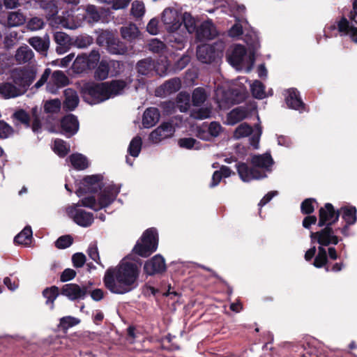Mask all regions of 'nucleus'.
Here are the masks:
<instances>
[{"label": "nucleus", "mask_w": 357, "mask_h": 357, "mask_svg": "<svg viewBox=\"0 0 357 357\" xmlns=\"http://www.w3.org/2000/svg\"><path fill=\"white\" fill-rule=\"evenodd\" d=\"M139 275L138 265L126 257L115 268H109L106 271L103 281L112 293L124 294L137 287Z\"/></svg>", "instance_id": "f257e3e1"}, {"label": "nucleus", "mask_w": 357, "mask_h": 357, "mask_svg": "<svg viewBox=\"0 0 357 357\" xmlns=\"http://www.w3.org/2000/svg\"><path fill=\"white\" fill-rule=\"evenodd\" d=\"M124 80L115 79L100 84L83 82L79 83L82 98L90 105H96L121 95L127 86Z\"/></svg>", "instance_id": "f03ea898"}, {"label": "nucleus", "mask_w": 357, "mask_h": 357, "mask_svg": "<svg viewBox=\"0 0 357 357\" xmlns=\"http://www.w3.org/2000/svg\"><path fill=\"white\" fill-rule=\"evenodd\" d=\"M36 77L33 68H17L12 70L10 77L0 84V95L5 99L15 98L23 95Z\"/></svg>", "instance_id": "7ed1b4c3"}, {"label": "nucleus", "mask_w": 357, "mask_h": 357, "mask_svg": "<svg viewBox=\"0 0 357 357\" xmlns=\"http://www.w3.org/2000/svg\"><path fill=\"white\" fill-rule=\"evenodd\" d=\"M252 167L242 162L236 165L238 174L244 182H250L254 179H261L267 177V174L272 172L274 165L270 153L255 155L251 158Z\"/></svg>", "instance_id": "20e7f679"}, {"label": "nucleus", "mask_w": 357, "mask_h": 357, "mask_svg": "<svg viewBox=\"0 0 357 357\" xmlns=\"http://www.w3.org/2000/svg\"><path fill=\"white\" fill-rule=\"evenodd\" d=\"M247 44L251 45L253 50H246L244 46L241 45H235L230 47L227 52V60L228 63L236 70H243L249 73L255 64L254 50L258 47L257 40L252 42L245 38Z\"/></svg>", "instance_id": "39448f33"}, {"label": "nucleus", "mask_w": 357, "mask_h": 357, "mask_svg": "<svg viewBox=\"0 0 357 357\" xmlns=\"http://www.w3.org/2000/svg\"><path fill=\"white\" fill-rule=\"evenodd\" d=\"M120 192V188L110 184L104 188L96 200L93 196H88L81 199L82 205L94 211H98L109 206Z\"/></svg>", "instance_id": "423d86ee"}, {"label": "nucleus", "mask_w": 357, "mask_h": 357, "mask_svg": "<svg viewBox=\"0 0 357 357\" xmlns=\"http://www.w3.org/2000/svg\"><path fill=\"white\" fill-rule=\"evenodd\" d=\"M158 248V233L156 229L151 228L147 229L138 241L132 251L143 257L149 256Z\"/></svg>", "instance_id": "0eeeda50"}, {"label": "nucleus", "mask_w": 357, "mask_h": 357, "mask_svg": "<svg viewBox=\"0 0 357 357\" xmlns=\"http://www.w3.org/2000/svg\"><path fill=\"white\" fill-rule=\"evenodd\" d=\"M338 31L342 35H349L357 43V0L353 1V8L349 19L343 17L337 24Z\"/></svg>", "instance_id": "6e6552de"}, {"label": "nucleus", "mask_w": 357, "mask_h": 357, "mask_svg": "<svg viewBox=\"0 0 357 357\" xmlns=\"http://www.w3.org/2000/svg\"><path fill=\"white\" fill-rule=\"evenodd\" d=\"M244 90H226L223 86H218L215 90V100L221 109H227L232 105L238 103L243 96Z\"/></svg>", "instance_id": "1a4fd4ad"}, {"label": "nucleus", "mask_w": 357, "mask_h": 357, "mask_svg": "<svg viewBox=\"0 0 357 357\" xmlns=\"http://www.w3.org/2000/svg\"><path fill=\"white\" fill-rule=\"evenodd\" d=\"M252 135L250 139V144L255 149L259 148V142L261 135V128L259 125H257L255 129L246 123L240 124L234 132L233 137L236 139H239Z\"/></svg>", "instance_id": "9d476101"}, {"label": "nucleus", "mask_w": 357, "mask_h": 357, "mask_svg": "<svg viewBox=\"0 0 357 357\" xmlns=\"http://www.w3.org/2000/svg\"><path fill=\"white\" fill-rule=\"evenodd\" d=\"M68 215L78 225L87 227L93 222V215L80 208L79 205L70 206L66 208Z\"/></svg>", "instance_id": "9b49d317"}, {"label": "nucleus", "mask_w": 357, "mask_h": 357, "mask_svg": "<svg viewBox=\"0 0 357 357\" xmlns=\"http://www.w3.org/2000/svg\"><path fill=\"white\" fill-rule=\"evenodd\" d=\"M310 238L312 243L317 242L319 246L323 248L330 245H337L339 242V238L330 226H326L319 231L311 232Z\"/></svg>", "instance_id": "f8f14e48"}, {"label": "nucleus", "mask_w": 357, "mask_h": 357, "mask_svg": "<svg viewBox=\"0 0 357 357\" xmlns=\"http://www.w3.org/2000/svg\"><path fill=\"white\" fill-rule=\"evenodd\" d=\"M162 22L167 31H178L181 29L182 22L178 11L174 8H167L162 13Z\"/></svg>", "instance_id": "ddd939ff"}, {"label": "nucleus", "mask_w": 357, "mask_h": 357, "mask_svg": "<svg viewBox=\"0 0 357 357\" xmlns=\"http://www.w3.org/2000/svg\"><path fill=\"white\" fill-rule=\"evenodd\" d=\"M101 176L99 175L87 176L80 182L76 191L78 197H82L87 192H97L101 187Z\"/></svg>", "instance_id": "4468645a"}, {"label": "nucleus", "mask_w": 357, "mask_h": 357, "mask_svg": "<svg viewBox=\"0 0 357 357\" xmlns=\"http://www.w3.org/2000/svg\"><path fill=\"white\" fill-rule=\"evenodd\" d=\"M221 51H218L210 45L204 44L197 47V57L204 63H211L221 55Z\"/></svg>", "instance_id": "2eb2a0df"}, {"label": "nucleus", "mask_w": 357, "mask_h": 357, "mask_svg": "<svg viewBox=\"0 0 357 357\" xmlns=\"http://www.w3.org/2000/svg\"><path fill=\"white\" fill-rule=\"evenodd\" d=\"M340 213L335 211L331 204H326L324 208L319 210V220L318 223L319 227L330 226L331 227L333 223L337 221Z\"/></svg>", "instance_id": "dca6fc26"}, {"label": "nucleus", "mask_w": 357, "mask_h": 357, "mask_svg": "<svg viewBox=\"0 0 357 357\" xmlns=\"http://www.w3.org/2000/svg\"><path fill=\"white\" fill-rule=\"evenodd\" d=\"M175 129L172 123H163L149 135V139L154 144L173 136Z\"/></svg>", "instance_id": "f3484780"}, {"label": "nucleus", "mask_w": 357, "mask_h": 357, "mask_svg": "<svg viewBox=\"0 0 357 357\" xmlns=\"http://www.w3.org/2000/svg\"><path fill=\"white\" fill-rule=\"evenodd\" d=\"M69 79L66 74L61 70H55L52 74L50 81L47 83V91L52 94L57 93L58 90L66 86Z\"/></svg>", "instance_id": "a211bd4d"}, {"label": "nucleus", "mask_w": 357, "mask_h": 357, "mask_svg": "<svg viewBox=\"0 0 357 357\" xmlns=\"http://www.w3.org/2000/svg\"><path fill=\"white\" fill-rule=\"evenodd\" d=\"M86 285L79 286L77 284H66L61 289V294L68 297L71 301L84 299L88 293Z\"/></svg>", "instance_id": "6ab92c4d"}, {"label": "nucleus", "mask_w": 357, "mask_h": 357, "mask_svg": "<svg viewBox=\"0 0 357 357\" xmlns=\"http://www.w3.org/2000/svg\"><path fill=\"white\" fill-rule=\"evenodd\" d=\"M222 128L221 125L213 121L208 126L204 125L199 128L197 131V135L201 139L209 141L212 137H218L222 132Z\"/></svg>", "instance_id": "aec40b11"}, {"label": "nucleus", "mask_w": 357, "mask_h": 357, "mask_svg": "<svg viewBox=\"0 0 357 357\" xmlns=\"http://www.w3.org/2000/svg\"><path fill=\"white\" fill-rule=\"evenodd\" d=\"M168 34L165 38V40L172 48L177 50H181L184 48L186 43V32L178 31H167Z\"/></svg>", "instance_id": "412c9836"}, {"label": "nucleus", "mask_w": 357, "mask_h": 357, "mask_svg": "<svg viewBox=\"0 0 357 357\" xmlns=\"http://www.w3.org/2000/svg\"><path fill=\"white\" fill-rule=\"evenodd\" d=\"M166 268V265L164 258L157 255L147 261L144 266V272L149 275L159 273L164 271Z\"/></svg>", "instance_id": "4be33fe9"}, {"label": "nucleus", "mask_w": 357, "mask_h": 357, "mask_svg": "<svg viewBox=\"0 0 357 357\" xmlns=\"http://www.w3.org/2000/svg\"><path fill=\"white\" fill-rule=\"evenodd\" d=\"M62 134L68 137L74 135L79 130V122L75 116L68 114L63 118L61 122Z\"/></svg>", "instance_id": "5701e85b"}, {"label": "nucleus", "mask_w": 357, "mask_h": 357, "mask_svg": "<svg viewBox=\"0 0 357 357\" xmlns=\"http://www.w3.org/2000/svg\"><path fill=\"white\" fill-rule=\"evenodd\" d=\"M285 101L289 108L302 112L305 105L300 98L299 92L296 89H289L285 92Z\"/></svg>", "instance_id": "b1692460"}, {"label": "nucleus", "mask_w": 357, "mask_h": 357, "mask_svg": "<svg viewBox=\"0 0 357 357\" xmlns=\"http://www.w3.org/2000/svg\"><path fill=\"white\" fill-rule=\"evenodd\" d=\"M217 35L215 27L211 21L204 22L197 29V39L202 41L213 38Z\"/></svg>", "instance_id": "393cba45"}, {"label": "nucleus", "mask_w": 357, "mask_h": 357, "mask_svg": "<svg viewBox=\"0 0 357 357\" xmlns=\"http://www.w3.org/2000/svg\"><path fill=\"white\" fill-rule=\"evenodd\" d=\"M121 37L128 42L132 43L139 38L140 31L136 24L129 23L120 29Z\"/></svg>", "instance_id": "a878e982"}, {"label": "nucleus", "mask_w": 357, "mask_h": 357, "mask_svg": "<svg viewBox=\"0 0 357 357\" xmlns=\"http://www.w3.org/2000/svg\"><path fill=\"white\" fill-rule=\"evenodd\" d=\"M159 110L155 107H149L146 109L143 114L142 124L146 128H149L155 126L160 119Z\"/></svg>", "instance_id": "bb28decb"}, {"label": "nucleus", "mask_w": 357, "mask_h": 357, "mask_svg": "<svg viewBox=\"0 0 357 357\" xmlns=\"http://www.w3.org/2000/svg\"><path fill=\"white\" fill-rule=\"evenodd\" d=\"M64 96L63 107L69 111L74 110L79 102L77 92L70 88H68L64 90Z\"/></svg>", "instance_id": "cd10ccee"}, {"label": "nucleus", "mask_w": 357, "mask_h": 357, "mask_svg": "<svg viewBox=\"0 0 357 357\" xmlns=\"http://www.w3.org/2000/svg\"><path fill=\"white\" fill-rule=\"evenodd\" d=\"M28 42L31 46L41 54H45L50 45V39L47 35L43 38L38 36L30 38Z\"/></svg>", "instance_id": "c85d7f7f"}, {"label": "nucleus", "mask_w": 357, "mask_h": 357, "mask_svg": "<svg viewBox=\"0 0 357 357\" xmlns=\"http://www.w3.org/2000/svg\"><path fill=\"white\" fill-rule=\"evenodd\" d=\"M247 116L245 109L239 107L232 109L227 116V123L228 125H234L243 120Z\"/></svg>", "instance_id": "c756f323"}, {"label": "nucleus", "mask_w": 357, "mask_h": 357, "mask_svg": "<svg viewBox=\"0 0 357 357\" xmlns=\"http://www.w3.org/2000/svg\"><path fill=\"white\" fill-rule=\"evenodd\" d=\"M181 86V82L179 78H173L167 81L160 89L156 91L157 95H160V91L163 90L165 95L171 94L178 91Z\"/></svg>", "instance_id": "7c9ffc66"}, {"label": "nucleus", "mask_w": 357, "mask_h": 357, "mask_svg": "<svg viewBox=\"0 0 357 357\" xmlns=\"http://www.w3.org/2000/svg\"><path fill=\"white\" fill-rule=\"evenodd\" d=\"M15 57L19 63H25L33 59V52L27 45L21 46L17 50Z\"/></svg>", "instance_id": "2f4dec72"}, {"label": "nucleus", "mask_w": 357, "mask_h": 357, "mask_svg": "<svg viewBox=\"0 0 357 357\" xmlns=\"http://www.w3.org/2000/svg\"><path fill=\"white\" fill-rule=\"evenodd\" d=\"M137 71L142 75H152L154 70V61L151 58L139 61L137 65Z\"/></svg>", "instance_id": "473e14b6"}, {"label": "nucleus", "mask_w": 357, "mask_h": 357, "mask_svg": "<svg viewBox=\"0 0 357 357\" xmlns=\"http://www.w3.org/2000/svg\"><path fill=\"white\" fill-rule=\"evenodd\" d=\"M32 234L31 227H25L24 229L15 237L14 241L17 244L28 246L31 243Z\"/></svg>", "instance_id": "72a5a7b5"}, {"label": "nucleus", "mask_w": 357, "mask_h": 357, "mask_svg": "<svg viewBox=\"0 0 357 357\" xmlns=\"http://www.w3.org/2000/svg\"><path fill=\"white\" fill-rule=\"evenodd\" d=\"M107 50L113 54H123L126 52L127 47L123 42L113 37L107 46Z\"/></svg>", "instance_id": "f704fd0d"}, {"label": "nucleus", "mask_w": 357, "mask_h": 357, "mask_svg": "<svg viewBox=\"0 0 357 357\" xmlns=\"http://www.w3.org/2000/svg\"><path fill=\"white\" fill-rule=\"evenodd\" d=\"M72 166L78 170L86 169L89 166L87 158L80 153L72 154L69 157Z\"/></svg>", "instance_id": "c9c22d12"}, {"label": "nucleus", "mask_w": 357, "mask_h": 357, "mask_svg": "<svg viewBox=\"0 0 357 357\" xmlns=\"http://www.w3.org/2000/svg\"><path fill=\"white\" fill-rule=\"evenodd\" d=\"M208 94L206 89L202 87H197L194 89L192 93V105L196 107L201 106L206 100Z\"/></svg>", "instance_id": "e433bc0d"}, {"label": "nucleus", "mask_w": 357, "mask_h": 357, "mask_svg": "<svg viewBox=\"0 0 357 357\" xmlns=\"http://www.w3.org/2000/svg\"><path fill=\"white\" fill-rule=\"evenodd\" d=\"M90 69L86 60V54L78 55L73 63V70L76 73H82Z\"/></svg>", "instance_id": "4c0bfd02"}, {"label": "nucleus", "mask_w": 357, "mask_h": 357, "mask_svg": "<svg viewBox=\"0 0 357 357\" xmlns=\"http://www.w3.org/2000/svg\"><path fill=\"white\" fill-rule=\"evenodd\" d=\"M252 96L257 99H263L267 96L264 85L259 80H255L250 84Z\"/></svg>", "instance_id": "58836bf2"}, {"label": "nucleus", "mask_w": 357, "mask_h": 357, "mask_svg": "<svg viewBox=\"0 0 357 357\" xmlns=\"http://www.w3.org/2000/svg\"><path fill=\"white\" fill-rule=\"evenodd\" d=\"M169 67V61L166 55L161 56L157 63H154V70L160 76L167 74Z\"/></svg>", "instance_id": "ea45409f"}, {"label": "nucleus", "mask_w": 357, "mask_h": 357, "mask_svg": "<svg viewBox=\"0 0 357 357\" xmlns=\"http://www.w3.org/2000/svg\"><path fill=\"white\" fill-rule=\"evenodd\" d=\"M25 21V16L20 11L10 12L8 15V24L10 26H18L22 25Z\"/></svg>", "instance_id": "a19ab883"}, {"label": "nucleus", "mask_w": 357, "mask_h": 357, "mask_svg": "<svg viewBox=\"0 0 357 357\" xmlns=\"http://www.w3.org/2000/svg\"><path fill=\"white\" fill-rule=\"evenodd\" d=\"M248 22L245 19L237 20L236 22L229 31V36L232 38H238L243 33V29H246Z\"/></svg>", "instance_id": "79ce46f5"}, {"label": "nucleus", "mask_w": 357, "mask_h": 357, "mask_svg": "<svg viewBox=\"0 0 357 357\" xmlns=\"http://www.w3.org/2000/svg\"><path fill=\"white\" fill-rule=\"evenodd\" d=\"M149 50L156 54H165L167 51L165 44L158 38H152L148 43Z\"/></svg>", "instance_id": "37998d69"}, {"label": "nucleus", "mask_w": 357, "mask_h": 357, "mask_svg": "<svg viewBox=\"0 0 357 357\" xmlns=\"http://www.w3.org/2000/svg\"><path fill=\"white\" fill-rule=\"evenodd\" d=\"M176 105L181 112H186L190 106V96L188 93L181 92L176 98Z\"/></svg>", "instance_id": "c03bdc74"}, {"label": "nucleus", "mask_w": 357, "mask_h": 357, "mask_svg": "<svg viewBox=\"0 0 357 357\" xmlns=\"http://www.w3.org/2000/svg\"><path fill=\"white\" fill-rule=\"evenodd\" d=\"M342 218L347 225H354L356 222V209L354 206L341 208Z\"/></svg>", "instance_id": "a18cd8bd"}, {"label": "nucleus", "mask_w": 357, "mask_h": 357, "mask_svg": "<svg viewBox=\"0 0 357 357\" xmlns=\"http://www.w3.org/2000/svg\"><path fill=\"white\" fill-rule=\"evenodd\" d=\"M43 296L47 299L46 304L50 305V308L54 307V301L59 295V289L56 287H51L45 289L43 291Z\"/></svg>", "instance_id": "49530a36"}, {"label": "nucleus", "mask_w": 357, "mask_h": 357, "mask_svg": "<svg viewBox=\"0 0 357 357\" xmlns=\"http://www.w3.org/2000/svg\"><path fill=\"white\" fill-rule=\"evenodd\" d=\"M53 150L60 157H64L70 151V146L62 139H55Z\"/></svg>", "instance_id": "de8ad7c7"}, {"label": "nucleus", "mask_w": 357, "mask_h": 357, "mask_svg": "<svg viewBox=\"0 0 357 357\" xmlns=\"http://www.w3.org/2000/svg\"><path fill=\"white\" fill-rule=\"evenodd\" d=\"M182 21L189 33L197 31L196 20L190 13L185 12L182 15Z\"/></svg>", "instance_id": "09e8293b"}, {"label": "nucleus", "mask_w": 357, "mask_h": 357, "mask_svg": "<svg viewBox=\"0 0 357 357\" xmlns=\"http://www.w3.org/2000/svg\"><path fill=\"white\" fill-rule=\"evenodd\" d=\"M87 19L89 23H95L100 20V15L97 10L96 6L89 5L86 8V15H84L82 19Z\"/></svg>", "instance_id": "8fccbe9b"}, {"label": "nucleus", "mask_w": 357, "mask_h": 357, "mask_svg": "<svg viewBox=\"0 0 357 357\" xmlns=\"http://www.w3.org/2000/svg\"><path fill=\"white\" fill-rule=\"evenodd\" d=\"M142 141L140 137H134L128 146V152L132 157H137L142 149Z\"/></svg>", "instance_id": "3c124183"}, {"label": "nucleus", "mask_w": 357, "mask_h": 357, "mask_svg": "<svg viewBox=\"0 0 357 357\" xmlns=\"http://www.w3.org/2000/svg\"><path fill=\"white\" fill-rule=\"evenodd\" d=\"M93 43V38L88 35H81L77 36L73 44L75 47L80 49L86 48Z\"/></svg>", "instance_id": "603ef678"}, {"label": "nucleus", "mask_w": 357, "mask_h": 357, "mask_svg": "<svg viewBox=\"0 0 357 357\" xmlns=\"http://www.w3.org/2000/svg\"><path fill=\"white\" fill-rule=\"evenodd\" d=\"M108 75L109 63L107 61L102 60L95 72V77L100 80H104L108 77Z\"/></svg>", "instance_id": "864d4df0"}, {"label": "nucleus", "mask_w": 357, "mask_h": 357, "mask_svg": "<svg viewBox=\"0 0 357 357\" xmlns=\"http://www.w3.org/2000/svg\"><path fill=\"white\" fill-rule=\"evenodd\" d=\"M327 262V253L324 248L319 246L318 254L316 256L313 265L317 268L324 266Z\"/></svg>", "instance_id": "5fc2aeb1"}, {"label": "nucleus", "mask_w": 357, "mask_h": 357, "mask_svg": "<svg viewBox=\"0 0 357 357\" xmlns=\"http://www.w3.org/2000/svg\"><path fill=\"white\" fill-rule=\"evenodd\" d=\"M131 15L135 18L142 17L145 13V6L143 2L135 1L131 6Z\"/></svg>", "instance_id": "6e6d98bb"}, {"label": "nucleus", "mask_w": 357, "mask_h": 357, "mask_svg": "<svg viewBox=\"0 0 357 357\" xmlns=\"http://www.w3.org/2000/svg\"><path fill=\"white\" fill-rule=\"evenodd\" d=\"M211 109L208 107L193 109L191 112V116L196 119H204L211 116Z\"/></svg>", "instance_id": "4d7b16f0"}, {"label": "nucleus", "mask_w": 357, "mask_h": 357, "mask_svg": "<svg viewBox=\"0 0 357 357\" xmlns=\"http://www.w3.org/2000/svg\"><path fill=\"white\" fill-rule=\"evenodd\" d=\"M178 144L180 147L186 149H197L199 148V142L195 139L191 137L181 138L178 140Z\"/></svg>", "instance_id": "13d9d810"}, {"label": "nucleus", "mask_w": 357, "mask_h": 357, "mask_svg": "<svg viewBox=\"0 0 357 357\" xmlns=\"http://www.w3.org/2000/svg\"><path fill=\"white\" fill-rule=\"evenodd\" d=\"M79 323V320L77 318L68 316L62 317L60 319V326L64 330H67L70 327H73Z\"/></svg>", "instance_id": "bf43d9fd"}, {"label": "nucleus", "mask_w": 357, "mask_h": 357, "mask_svg": "<svg viewBox=\"0 0 357 357\" xmlns=\"http://www.w3.org/2000/svg\"><path fill=\"white\" fill-rule=\"evenodd\" d=\"M61 107V102L59 99L48 100L45 103L44 109L47 113H56Z\"/></svg>", "instance_id": "052dcab7"}, {"label": "nucleus", "mask_w": 357, "mask_h": 357, "mask_svg": "<svg viewBox=\"0 0 357 357\" xmlns=\"http://www.w3.org/2000/svg\"><path fill=\"white\" fill-rule=\"evenodd\" d=\"M100 59V55L99 52L97 50H92L89 55L86 54V60L89 64V68H94L98 63L99 62Z\"/></svg>", "instance_id": "680f3d73"}, {"label": "nucleus", "mask_w": 357, "mask_h": 357, "mask_svg": "<svg viewBox=\"0 0 357 357\" xmlns=\"http://www.w3.org/2000/svg\"><path fill=\"white\" fill-rule=\"evenodd\" d=\"M113 37L114 36L110 31H102L97 38V43L101 46H107Z\"/></svg>", "instance_id": "e2e57ef3"}, {"label": "nucleus", "mask_w": 357, "mask_h": 357, "mask_svg": "<svg viewBox=\"0 0 357 357\" xmlns=\"http://www.w3.org/2000/svg\"><path fill=\"white\" fill-rule=\"evenodd\" d=\"M13 133V129L8 123L0 121V138L6 139L11 136Z\"/></svg>", "instance_id": "0e129e2a"}, {"label": "nucleus", "mask_w": 357, "mask_h": 357, "mask_svg": "<svg viewBox=\"0 0 357 357\" xmlns=\"http://www.w3.org/2000/svg\"><path fill=\"white\" fill-rule=\"evenodd\" d=\"M43 26V20L37 17L31 18L27 23V28L31 31H37L41 29Z\"/></svg>", "instance_id": "69168bd1"}, {"label": "nucleus", "mask_w": 357, "mask_h": 357, "mask_svg": "<svg viewBox=\"0 0 357 357\" xmlns=\"http://www.w3.org/2000/svg\"><path fill=\"white\" fill-rule=\"evenodd\" d=\"M54 40L57 45H70V38L69 36L61 31L55 33Z\"/></svg>", "instance_id": "338daca9"}, {"label": "nucleus", "mask_w": 357, "mask_h": 357, "mask_svg": "<svg viewBox=\"0 0 357 357\" xmlns=\"http://www.w3.org/2000/svg\"><path fill=\"white\" fill-rule=\"evenodd\" d=\"M73 243V238L70 236L59 237L55 242L56 248L63 249L69 247Z\"/></svg>", "instance_id": "774afa93"}]
</instances>
